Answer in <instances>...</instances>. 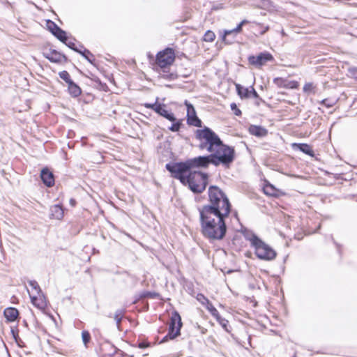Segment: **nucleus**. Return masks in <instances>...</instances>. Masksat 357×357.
<instances>
[{
    "mask_svg": "<svg viewBox=\"0 0 357 357\" xmlns=\"http://www.w3.org/2000/svg\"><path fill=\"white\" fill-rule=\"evenodd\" d=\"M153 344L151 343L147 340H143L142 342H138L137 347L139 349H145L148 347H151Z\"/></svg>",
    "mask_w": 357,
    "mask_h": 357,
    "instance_id": "nucleus-42",
    "label": "nucleus"
},
{
    "mask_svg": "<svg viewBox=\"0 0 357 357\" xmlns=\"http://www.w3.org/2000/svg\"><path fill=\"white\" fill-rule=\"evenodd\" d=\"M273 82L278 88L297 89L300 86L298 81L288 80L283 77H275L273 79Z\"/></svg>",
    "mask_w": 357,
    "mask_h": 357,
    "instance_id": "nucleus-16",
    "label": "nucleus"
},
{
    "mask_svg": "<svg viewBox=\"0 0 357 357\" xmlns=\"http://www.w3.org/2000/svg\"><path fill=\"white\" fill-rule=\"evenodd\" d=\"M27 291H28L30 297L42 292L40 286L38 285V282L36 281L29 282Z\"/></svg>",
    "mask_w": 357,
    "mask_h": 357,
    "instance_id": "nucleus-26",
    "label": "nucleus"
},
{
    "mask_svg": "<svg viewBox=\"0 0 357 357\" xmlns=\"http://www.w3.org/2000/svg\"><path fill=\"white\" fill-rule=\"evenodd\" d=\"M254 34L258 37L266 34L271 29L268 24L256 21L250 22Z\"/></svg>",
    "mask_w": 357,
    "mask_h": 357,
    "instance_id": "nucleus-18",
    "label": "nucleus"
},
{
    "mask_svg": "<svg viewBox=\"0 0 357 357\" xmlns=\"http://www.w3.org/2000/svg\"><path fill=\"white\" fill-rule=\"evenodd\" d=\"M183 326L181 317L177 311H174L170 317L168 333L163 337L161 342L169 340H174L181 335V328Z\"/></svg>",
    "mask_w": 357,
    "mask_h": 357,
    "instance_id": "nucleus-8",
    "label": "nucleus"
},
{
    "mask_svg": "<svg viewBox=\"0 0 357 357\" xmlns=\"http://www.w3.org/2000/svg\"><path fill=\"white\" fill-rule=\"evenodd\" d=\"M185 105L187 107V123L191 126L201 128L202 122L197 116V113L193 105L188 101H185Z\"/></svg>",
    "mask_w": 357,
    "mask_h": 357,
    "instance_id": "nucleus-12",
    "label": "nucleus"
},
{
    "mask_svg": "<svg viewBox=\"0 0 357 357\" xmlns=\"http://www.w3.org/2000/svg\"><path fill=\"white\" fill-rule=\"evenodd\" d=\"M215 38V33L213 31L208 30L204 34L202 37V41L206 43H213Z\"/></svg>",
    "mask_w": 357,
    "mask_h": 357,
    "instance_id": "nucleus-29",
    "label": "nucleus"
},
{
    "mask_svg": "<svg viewBox=\"0 0 357 357\" xmlns=\"http://www.w3.org/2000/svg\"><path fill=\"white\" fill-rule=\"evenodd\" d=\"M183 184L188 185L193 192L201 193L208 184V175L199 171L190 172Z\"/></svg>",
    "mask_w": 357,
    "mask_h": 357,
    "instance_id": "nucleus-6",
    "label": "nucleus"
},
{
    "mask_svg": "<svg viewBox=\"0 0 357 357\" xmlns=\"http://www.w3.org/2000/svg\"><path fill=\"white\" fill-rule=\"evenodd\" d=\"M82 341L84 344V346L87 348L88 343L91 341V334L87 331H83L82 332Z\"/></svg>",
    "mask_w": 357,
    "mask_h": 357,
    "instance_id": "nucleus-34",
    "label": "nucleus"
},
{
    "mask_svg": "<svg viewBox=\"0 0 357 357\" xmlns=\"http://www.w3.org/2000/svg\"><path fill=\"white\" fill-rule=\"evenodd\" d=\"M250 21L248 20H243L236 28H234V31H236V34L240 33L243 31V26L250 24Z\"/></svg>",
    "mask_w": 357,
    "mask_h": 357,
    "instance_id": "nucleus-35",
    "label": "nucleus"
},
{
    "mask_svg": "<svg viewBox=\"0 0 357 357\" xmlns=\"http://www.w3.org/2000/svg\"><path fill=\"white\" fill-rule=\"evenodd\" d=\"M47 29L51 32L58 40L62 43H66L68 40L66 33L62 30L55 22L52 20L46 21Z\"/></svg>",
    "mask_w": 357,
    "mask_h": 357,
    "instance_id": "nucleus-13",
    "label": "nucleus"
},
{
    "mask_svg": "<svg viewBox=\"0 0 357 357\" xmlns=\"http://www.w3.org/2000/svg\"><path fill=\"white\" fill-rule=\"evenodd\" d=\"M231 109L233 111L234 115L237 116H241L242 115L241 110L238 107L237 105L235 102H232L230 105Z\"/></svg>",
    "mask_w": 357,
    "mask_h": 357,
    "instance_id": "nucleus-38",
    "label": "nucleus"
},
{
    "mask_svg": "<svg viewBox=\"0 0 357 357\" xmlns=\"http://www.w3.org/2000/svg\"><path fill=\"white\" fill-rule=\"evenodd\" d=\"M79 54H80L90 63H91L92 65H95V63H96L95 56L89 50H87V49L84 48L83 46H82L81 50L79 51Z\"/></svg>",
    "mask_w": 357,
    "mask_h": 357,
    "instance_id": "nucleus-27",
    "label": "nucleus"
},
{
    "mask_svg": "<svg viewBox=\"0 0 357 357\" xmlns=\"http://www.w3.org/2000/svg\"><path fill=\"white\" fill-rule=\"evenodd\" d=\"M176 61L175 51L172 47H166L155 55L153 70L159 74V77L172 81L178 78L175 71L171 68Z\"/></svg>",
    "mask_w": 357,
    "mask_h": 357,
    "instance_id": "nucleus-3",
    "label": "nucleus"
},
{
    "mask_svg": "<svg viewBox=\"0 0 357 357\" xmlns=\"http://www.w3.org/2000/svg\"><path fill=\"white\" fill-rule=\"evenodd\" d=\"M248 132L252 135L259 137H265L268 133V131L266 129H265L264 128H263L260 126H255V125H251L248 128Z\"/></svg>",
    "mask_w": 357,
    "mask_h": 357,
    "instance_id": "nucleus-21",
    "label": "nucleus"
},
{
    "mask_svg": "<svg viewBox=\"0 0 357 357\" xmlns=\"http://www.w3.org/2000/svg\"><path fill=\"white\" fill-rule=\"evenodd\" d=\"M40 178L46 186L52 187L54 185V174L47 167H44L41 170Z\"/></svg>",
    "mask_w": 357,
    "mask_h": 357,
    "instance_id": "nucleus-19",
    "label": "nucleus"
},
{
    "mask_svg": "<svg viewBox=\"0 0 357 357\" xmlns=\"http://www.w3.org/2000/svg\"><path fill=\"white\" fill-rule=\"evenodd\" d=\"M144 107L147 109H151L154 112H155L159 115L163 116L170 121H175L176 117L172 112H169L165 109V105L160 104V103H144Z\"/></svg>",
    "mask_w": 357,
    "mask_h": 357,
    "instance_id": "nucleus-10",
    "label": "nucleus"
},
{
    "mask_svg": "<svg viewBox=\"0 0 357 357\" xmlns=\"http://www.w3.org/2000/svg\"><path fill=\"white\" fill-rule=\"evenodd\" d=\"M195 137L199 142V148L211 153L212 165L230 168L236 156L234 146L225 144L213 130L206 126L196 130Z\"/></svg>",
    "mask_w": 357,
    "mask_h": 357,
    "instance_id": "nucleus-1",
    "label": "nucleus"
},
{
    "mask_svg": "<svg viewBox=\"0 0 357 357\" xmlns=\"http://www.w3.org/2000/svg\"><path fill=\"white\" fill-rule=\"evenodd\" d=\"M173 124L169 128V130L172 132H178L181 129L182 126V120H177L176 119L175 121H172Z\"/></svg>",
    "mask_w": 357,
    "mask_h": 357,
    "instance_id": "nucleus-33",
    "label": "nucleus"
},
{
    "mask_svg": "<svg viewBox=\"0 0 357 357\" xmlns=\"http://www.w3.org/2000/svg\"><path fill=\"white\" fill-rule=\"evenodd\" d=\"M236 93L241 99H247L250 98V87L246 88L240 84L235 83Z\"/></svg>",
    "mask_w": 357,
    "mask_h": 357,
    "instance_id": "nucleus-23",
    "label": "nucleus"
},
{
    "mask_svg": "<svg viewBox=\"0 0 357 357\" xmlns=\"http://www.w3.org/2000/svg\"><path fill=\"white\" fill-rule=\"evenodd\" d=\"M320 104L324 105L326 108H331L335 105V101L330 98H325L320 101Z\"/></svg>",
    "mask_w": 357,
    "mask_h": 357,
    "instance_id": "nucleus-36",
    "label": "nucleus"
},
{
    "mask_svg": "<svg viewBox=\"0 0 357 357\" xmlns=\"http://www.w3.org/2000/svg\"><path fill=\"white\" fill-rule=\"evenodd\" d=\"M51 218L61 220L64 216V210L61 205L56 204L51 207Z\"/></svg>",
    "mask_w": 357,
    "mask_h": 357,
    "instance_id": "nucleus-24",
    "label": "nucleus"
},
{
    "mask_svg": "<svg viewBox=\"0 0 357 357\" xmlns=\"http://www.w3.org/2000/svg\"><path fill=\"white\" fill-rule=\"evenodd\" d=\"M250 97L258 98L260 100H262L261 98H260L259 95L258 94V93L256 91L253 86H250Z\"/></svg>",
    "mask_w": 357,
    "mask_h": 357,
    "instance_id": "nucleus-44",
    "label": "nucleus"
},
{
    "mask_svg": "<svg viewBox=\"0 0 357 357\" xmlns=\"http://www.w3.org/2000/svg\"><path fill=\"white\" fill-rule=\"evenodd\" d=\"M303 91L304 93L309 95V94H314L317 91V85L314 84L313 82H306L303 85Z\"/></svg>",
    "mask_w": 357,
    "mask_h": 357,
    "instance_id": "nucleus-28",
    "label": "nucleus"
},
{
    "mask_svg": "<svg viewBox=\"0 0 357 357\" xmlns=\"http://www.w3.org/2000/svg\"><path fill=\"white\" fill-rule=\"evenodd\" d=\"M12 333H13V335L16 342L18 344V345H20V343L18 342V340H17V338L19 337H18V332H16L14 330H12Z\"/></svg>",
    "mask_w": 357,
    "mask_h": 357,
    "instance_id": "nucleus-45",
    "label": "nucleus"
},
{
    "mask_svg": "<svg viewBox=\"0 0 357 357\" xmlns=\"http://www.w3.org/2000/svg\"><path fill=\"white\" fill-rule=\"evenodd\" d=\"M208 204L204 205L199 212L210 211L211 213L229 215L231 204L225 193L218 187L211 185L208 190Z\"/></svg>",
    "mask_w": 357,
    "mask_h": 357,
    "instance_id": "nucleus-4",
    "label": "nucleus"
},
{
    "mask_svg": "<svg viewBox=\"0 0 357 357\" xmlns=\"http://www.w3.org/2000/svg\"><path fill=\"white\" fill-rule=\"evenodd\" d=\"M222 328L227 331V333H230L229 330V321L225 318L222 319L221 321L218 323Z\"/></svg>",
    "mask_w": 357,
    "mask_h": 357,
    "instance_id": "nucleus-40",
    "label": "nucleus"
},
{
    "mask_svg": "<svg viewBox=\"0 0 357 357\" xmlns=\"http://www.w3.org/2000/svg\"><path fill=\"white\" fill-rule=\"evenodd\" d=\"M291 147L294 149H298L301 151H302L303 153H304L311 157L314 156V152L312 149V146H310V144H305V143H293V144H291Z\"/></svg>",
    "mask_w": 357,
    "mask_h": 357,
    "instance_id": "nucleus-20",
    "label": "nucleus"
},
{
    "mask_svg": "<svg viewBox=\"0 0 357 357\" xmlns=\"http://www.w3.org/2000/svg\"><path fill=\"white\" fill-rule=\"evenodd\" d=\"M68 47H70V49H72L73 50L79 53V51L81 50V49H78L77 47V45L75 44V43L73 42V41H68L67 42V40H66V43H64Z\"/></svg>",
    "mask_w": 357,
    "mask_h": 357,
    "instance_id": "nucleus-43",
    "label": "nucleus"
},
{
    "mask_svg": "<svg viewBox=\"0 0 357 357\" xmlns=\"http://www.w3.org/2000/svg\"><path fill=\"white\" fill-rule=\"evenodd\" d=\"M159 296V294L156 292L146 291L141 295V298H155Z\"/></svg>",
    "mask_w": 357,
    "mask_h": 357,
    "instance_id": "nucleus-39",
    "label": "nucleus"
},
{
    "mask_svg": "<svg viewBox=\"0 0 357 357\" xmlns=\"http://www.w3.org/2000/svg\"><path fill=\"white\" fill-rule=\"evenodd\" d=\"M206 310L211 313V314L214 318H215L216 317H218L220 314L219 312L215 307V306L213 305V303Z\"/></svg>",
    "mask_w": 357,
    "mask_h": 357,
    "instance_id": "nucleus-41",
    "label": "nucleus"
},
{
    "mask_svg": "<svg viewBox=\"0 0 357 357\" xmlns=\"http://www.w3.org/2000/svg\"><path fill=\"white\" fill-rule=\"evenodd\" d=\"M215 320L219 323L220 321H221L223 319V317H221L220 314L216 317L215 318Z\"/></svg>",
    "mask_w": 357,
    "mask_h": 357,
    "instance_id": "nucleus-46",
    "label": "nucleus"
},
{
    "mask_svg": "<svg viewBox=\"0 0 357 357\" xmlns=\"http://www.w3.org/2000/svg\"><path fill=\"white\" fill-rule=\"evenodd\" d=\"M231 34H236V31H234V29H231V30H225L223 32V34L222 36V42H224L225 43H227V44L229 43V42L227 41V37Z\"/></svg>",
    "mask_w": 357,
    "mask_h": 357,
    "instance_id": "nucleus-37",
    "label": "nucleus"
},
{
    "mask_svg": "<svg viewBox=\"0 0 357 357\" xmlns=\"http://www.w3.org/2000/svg\"><path fill=\"white\" fill-rule=\"evenodd\" d=\"M243 235L254 248L255 254L258 259L271 261L276 258L277 252L257 236L248 231H244Z\"/></svg>",
    "mask_w": 357,
    "mask_h": 357,
    "instance_id": "nucleus-5",
    "label": "nucleus"
},
{
    "mask_svg": "<svg viewBox=\"0 0 357 357\" xmlns=\"http://www.w3.org/2000/svg\"><path fill=\"white\" fill-rule=\"evenodd\" d=\"M31 303L41 311L47 309L48 303L43 292L30 297Z\"/></svg>",
    "mask_w": 357,
    "mask_h": 357,
    "instance_id": "nucleus-17",
    "label": "nucleus"
},
{
    "mask_svg": "<svg viewBox=\"0 0 357 357\" xmlns=\"http://www.w3.org/2000/svg\"><path fill=\"white\" fill-rule=\"evenodd\" d=\"M124 314H125V311L123 310H119L115 312L114 319L116 321L118 327H119L121 320H122L123 317H124Z\"/></svg>",
    "mask_w": 357,
    "mask_h": 357,
    "instance_id": "nucleus-32",
    "label": "nucleus"
},
{
    "mask_svg": "<svg viewBox=\"0 0 357 357\" xmlns=\"http://www.w3.org/2000/svg\"><path fill=\"white\" fill-rule=\"evenodd\" d=\"M248 60L250 65L256 67H261L265 65L267 62L273 61L274 58L271 53L264 52H261L257 56H249Z\"/></svg>",
    "mask_w": 357,
    "mask_h": 357,
    "instance_id": "nucleus-11",
    "label": "nucleus"
},
{
    "mask_svg": "<svg viewBox=\"0 0 357 357\" xmlns=\"http://www.w3.org/2000/svg\"><path fill=\"white\" fill-rule=\"evenodd\" d=\"M213 158L211 155L198 156L194 158L188 159L192 169L197 167L206 168L210 164H212Z\"/></svg>",
    "mask_w": 357,
    "mask_h": 357,
    "instance_id": "nucleus-15",
    "label": "nucleus"
},
{
    "mask_svg": "<svg viewBox=\"0 0 357 357\" xmlns=\"http://www.w3.org/2000/svg\"><path fill=\"white\" fill-rule=\"evenodd\" d=\"M43 55L52 63L64 64L68 62V58L65 54L52 48H45Z\"/></svg>",
    "mask_w": 357,
    "mask_h": 357,
    "instance_id": "nucleus-9",
    "label": "nucleus"
},
{
    "mask_svg": "<svg viewBox=\"0 0 357 357\" xmlns=\"http://www.w3.org/2000/svg\"><path fill=\"white\" fill-rule=\"evenodd\" d=\"M262 191L266 196L271 197L278 198L285 195L284 191L277 188L266 179L263 182Z\"/></svg>",
    "mask_w": 357,
    "mask_h": 357,
    "instance_id": "nucleus-14",
    "label": "nucleus"
},
{
    "mask_svg": "<svg viewBox=\"0 0 357 357\" xmlns=\"http://www.w3.org/2000/svg\"><path fill=\"white\" fill-rule=\"evenodd\" d=\"M229 215L211 213L210 211L200 212L202 233L210 241L222 240L227 232L225 218Z\"/></svg>",
    "mask_w": 357,
    "mask_h": 357,
    "instance_id": "nucleus-2",
    "label": "nucleus"
},
{
    "mask_svg": "<svg viewBox=\"0 0 357 357\" xmlns=\"http://www.w3.org/2000/svg\"><path fill=\"white\" fill-rule=\"evenodd\" d=\"M165 167L170 172L171 176L179 180L182 184L185 183L188 174L192 172L188 160L184 162L167 163Z\"/></svg>",
    "mask_w": 357,
    "mask_h": 357,
    "instance_id": "nucleus-7",
    "label": "nucleus"
},
{
    "mask_svg": "<svg viewBox=\"0 0 357 357\" xmlns=\"http://www.w3.org/2000/svg\"><path fill=\"white\" fill-rule=\"evenodd\" d=\"M3 314L8 322L15 321L18 316L19 312L15 307H7L4 310Z\"/></svg>",
    "mask_w": 357,
    "mask_h": 357,
    "instance_id": "nucleus-22",
    "label": "nucleus"
},
{
    "mask_svg": "<svg viewBox=\"0 0 357 357\" xmlns=\"http://www.w3.org/2000/svg\"><path fill=\"white\" fill-rule=\"evenodd\" d=\"M68 85V92L73 98H77L82 94V89L73 81Z\"/></svg>",
    "mask_w": 357,
    "mask_h": 357,
    "instance_id": "nucleus-25",
    "label": "nucleus"
},
{
    "mask_svg": "<svg viewBox=\"0 0 357 357\" xmlns=\"http://www.w3.org/2000/svg\"><path fill=\"white\" fill-rule=\"evenodd\" d=\"M196 299L206 309L212 304L203 294H197Z\"/></svg>",
    "mask_w": 357,
    "mask_h": 357,
    "instance_id": "nucleus-30",
    "label": "nucleus"
},
{
    "mask_svg": "<svg viewBox=\"0 0 357 357\" xmlns=\"http://www.w3.org/2000/svg\"><path fill=\"white\" fill-rule=\"evenodd\" d=\"M59 75L67 84L73 82L70 75L66 70H63L59 73Z\"/></svg>",
    "mask_w": 357,
    "mask_h": 357,
    "instance_id": "nucleus-31",
    "label": "nucleus"
}]
</instances>
